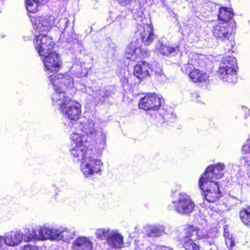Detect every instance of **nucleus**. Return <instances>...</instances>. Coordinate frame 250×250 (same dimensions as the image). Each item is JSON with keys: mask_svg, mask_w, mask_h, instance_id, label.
Returning a JSON list of instances; mask_svg holds the SVG:
<instances>
[{"mask_svg": "<svg viewBox=\"0 0 250 250\" xmlns=\"http://www.w3.org/2000/svg\"><path fill=\"white\" fill-rule=\"evenodd\" d=\"M240 218L244 224L250 226V207L244 209L240 212Z\"/></svg>", "mask_w": 250, "mask_h": 250, "instance_id": "obj_35", "label": "nucleus"}, {"mask_svg": "<svg viewBox=\"0 0 250 250\" xmlns=\"http://www.w3.org/2000/svg\"><path fill=\"white\" fill-rule=\"evenodd\" d=\"M218 76L224 82L230 83L237 82L236 60L234 57H228L222 60L218 71Z\"/></svg>", "mask_w": 250, "mask_h": 250, "instance_id": "obj_2", "label": "nucleus"}, {"mask_svg": "<svg viewBox=\"0 0 250 250\" xmlns=\"http://www.w3.org/2000/svg\"><path fill=\"white\" fill-rule=\"evenodd\" d=\"M111 229L109 228H99L96 229L95 235L97 239L99 240H106L108 238Z\"/></svg>", "mask_w": 250, "mask_h": 250, "instance_id": "obj_31", "label": "nucleus"}, {"mask_svg": "<svg viewBox=\"0 0 250 250\" xmlns=\"http://www.w3.org/2000/svg\"><path fill=\"white\" fill-rule=\"evenodd\" d=\"M173 250L172 249H164L163 250Z\"/></svg>", "mask_w": 250, "mask_h": 250, "instance_id": "obj_50", "label": "nucleus"}, {"mask_svg": "<svg viewBox=\"0 0 250 250\" xmlns=\"http://www.w3.org/2000/svg\"><path fill=\"white\" fill-rule=\"evenodd\" d=\"M71 155L81 162L90 155L88 153V146L90 141L84 135L73 132L70 136Z\"/></svg>", "mask_w": 250, "mask_h": 250, "instance_id": "obj_1", "label": "nucleus"}, {"mask_svg": "<svg viewBox=\"0 0 250 250\" xmlns=\"http://www.w3.org/2000/svg\"><path fill=\"white\" fill-rule=\"evenodd\" d=\"M135 42H132L126 50L125 57L131 61H135L138 58L137 52L140 51V48L136 47Z\"/></svg>", "mask_w": 250, "mask_h": 250, "instance_id": "obj_29", "label": "nucleus"}, {"mask_svg": "<svg viewBox=\"0 0 250 250\" xmlns=\"http://www.w3.org/2000/svg\"><path fill=\"white\" fill-rule=\"evenodd\" d=\"M81 104L74 101H71L67 104L61 109L63 116L70 119L73 122H71L68 124V126H72L71 123L77 122V120L79 118L81 113Z\"/></svg>", "mask_w": 250, "mask_h": 250, "instance_id": "obj_10", "label": "nucleus"}, {"mask_svg": "<svg viewBox=\"0 0 250 250\" xmlns=\"http://www.w3.org/2000/svg\"><path fill=\"white\" fill-rule=\"evenodd\" d=\"M34 47L40 56H44L52 52L54 43L52 38L44 33L36 35L34 39Z\"/></svg>", "mask_w": 250, "mask_h": 250, "instance_id": "obj_6", "label": "nucleus"}, {"mask_svg": "<svg viewBox=\"0 0 250 250\" xmlns=\"http://www.w3.org/2000/svg\"><path fill=\"white\" fill-rule=\"evenodd\" d=\"M232 26L227 22H216L213 25L212 31L213 36L218 40H229L231 34Z\"/></svg>", "mask_w": 250, "mask_h": 250, "instance_id": "obj_13", "label": "nucleus"}, {"mask_svg": "<svg viewBox=\"0 0 250 250\" xmlns=\"http://www.w3.org/2000/svg\"><path fill=\"white\" fill-rule=\"evenodd\" d=\"M53 88L55 92L52 95V100L54 105L59 106L61 109L72 101L61 87L53 86Z\"/></svg>", "mask_w": 250, "mask_h": 250, "instance_id": "obj_17", "label": "nucleus"}, {"mask_svg": "<svg viewBox=\"0 0 250 250\" xmlns=\"http://www.w3.org/2000/svg\"><path fill=\"white\" fill-rule=\"evenodd\" d=\"M196 240L185 237H182L179 239V242H181L183 247L186 250H200V247L195 242Z\"/></svg>", "mask_w": 250, "mask_h": 250, "instance_id": "obj_27", "label": "nucleus"}, {"mask_svg": "<svg viewBox=\"0 0 250 250\" xmlns=\"http://www.w3.org/2000/svg\"><path fill=\"white\" fill-rule=\"evenodd\" d=\"M183 233L184 236L183 237L198 240L204 238L202 231L198 228L194 226H189L186 227L183 230Z\"/></svg>", "mask_w": 250, "mask_h": 250, "instance_id": "obj_24", "label": "nucleus"}, {"mask_svg": "<svg viewBox=\"0 0 250 250\" xmlns=\"http://www.w3.org/2000/svg\"><path fill=\"white\" fill-rule=\"evenodd\" d=\"M71 131L73 128L75 130H81L85 135H84L86 139L97 140L98 139L102 143L105 141V135L100 129V130L96 129L95 124L92 121H87L85 122H71Z\"/></svg>", "mask_w": 250, "mask_h": 250, "instance_id": "obj_3", "label": "nucleus"}, {"mask_svg": "<svg viewBox=\"0 0 250 250\" xmlns=\"http://www.w3.org/2000/svg\"><path fill=\"white\" fill-rule=\"evenodd\" d=\"M60 234L59 241L68 243L73 239L76 235V230L73 228L60 227Z\"/></svg>", "mask_w": 250, "mask_h": 250, "instance_id": "obj_23", "label": "nucleus"}, {"mask_svg": "<svg viewBox=\"0 0 250 250\" xmlns=\"http://www.w3.org/2000/svg\"><path fill=\"white\" fill-rule=\"evenodd\" d=\"M159 51L163 55L168 56L170 54H174L179 51V46L171 47L169 46L160 43L158 48Z\"/></svg>", "mask_w": 250, "mask_h": 250, "instance_id": "obj_30", "label": "nucleus"}, {"mask_svg": "<svg viewBox=\"0 0 250 250\" xmlns=\"http://www.w3.org/2000/svg\"><path fill=\"white\" fill-rule=\"evenodd\" d=\"M68 23V20L66 18H61L58 20L57 23L54 25L59 29L60 32H62L61 35V38H65L66 36V30L67 27V24ZM71 38L66 37V41H69Z\"/></svg>", "mask_w": 250, "mask_h": 250, "instance_id": "obj_28", "label": "nucleus"}, {"mask_svg": "<svg viewBox=\"0 0 250 250\" xmlns=\"http://www.w3.org/2000/svg\"><path fill=\"white\" fill-rule=\"evenodd\" d=\"M34 29L39 33L48 32L55 24L53 16L36 17L31 19Z\"/></svg>", "mask_w": 250, "mask_h": 250, "instance_id": "obj_9", "label": "nucleus"}, {"mask_svg": "<svg viewBox=\"0 0 250 250\" xmlns=\"http://www.w3.org/2000/svg\"><path fill=\"white\" fill-rule=\"evenodd\" d=\"M102 166L103 163L100 160L89 155L81 162V170L86 177L95 174L101 175Z\"/></svg>", "mask_w": 250, "mask_h": 250, "instance_id": "obj_7", "label": "nucleus"}, {"mask_svg": "<svg viewBox=\"0 0 250 250\" xmlns=\"http://www.w3.org/2000/svg\"><path fill=\"white\" fill-rule=\"evenodd\" d=\"M162 104L160 97L155 93H149L139 102V107L144 110H158Z\"/></svg>", "mask_w": 250, "mask_h": 250, "instance_id": "obj_11", "label": "nucleus"}, {"mask_svg": "<svg viewBox=\"0 0 250 250\" xmlns=\"http://www.w3.org/2000/svg\"><path fill=\"white\" fill-rule=\"evenodd\" d=\"M225 167V164L221 163L209 166L200 177H204L205 180L210 182H216V180L219 179L224 176Z\"/></svg>", "mask_w": 250, "mask_h": 250, "instance_id": "obj_8", "label": "nucleus"}, {"mask_svg": "<svg viewBox=\"0 0 250 250\" xmlns=\"http://www.w3.org/2000/svg\"><path fill=\"white\" fill-rule=\"evenodd\" d=\"M242 109L244 110L245 114V117L247 118L249 115L250 110L245 106H242Z\"/></svg>", "mask_w": 250, "mask_h": 250, "instance_id": "obj_45", "label": "nucleus"}, {"mask_svg": "<svg viewBox=\"0 0 250 250\" xmlns=\"http://www.w3.org/2000/svg\"><path fill=\"white\" fill-rule=\"evenodd\" d=\"M110 49L111 50V53L112 54V55L113 54L114 52H115V49L114 47V46H111L110 47Z\"/></svg>", "mask_w": 250, "mask_h": 250, "instance_id": "obj_47", "label": "nucleus"}, {"mask_svg": "<svg viewBox=\"0 0 250 250\" xmlns=\"http://www.w3.org/2000/svg\"><path fill=\"white\" fill-rule=\"evenodd\" d=\"M151 71L150 65L146 62H139L134 68L133 75L139 80H142L150 75Z\"/></svg>", "mask_w": 250, "mask_h": 250, "instance_id": "obj_19", "label": "nucleus"}, {"mask_svg": "<svg viewBox=\"0 0 250 250\" xmlns=\"http://www.w3.org/2000/svg\"><path fill=\"white\" fill-rule=\"evenodd\" d=\"M198 185L204 192L205 199L208 202H214L221 196L218 182H210L200 177Z\"/></svg>", "mask_w": 250, "mask_h": 250, "instance_id": "obj_4", "label": "nucleus"}, {"mask_svg": "<svg viewBox=\"0 0 250 250\" xmlns=\"http://www.w3.org/2000/svg\"><path fill=\"white\" fill-rule=\"evenodd\" d=\"M118 2L122 6H126L130 4L132 0H117Z\"/></svg>", "mask_w": 250, "mask_h": 250, "instance_id": "obj_43", "label": "nucleus"}, {"mask_svg": "<svg viewBox=\"0 0 250 250\" xmlns=\"http://www.w3.org/2000/svg\"><path fill=\"white\" fill-rule=\"evenodd\" d=\"M106 242L109 246L115 249H121L124 246L123 237L116 229H111Z\"/></svg>", "mask_w": 250, "mask_h": 250, "instance_id": "obj_21", "label": "nucleus"}, {"mask_svg": "<svg viewBox=\"0 0 250 250\" xmlns=\"http://www.w3.org/2000/svg\"><path fill=\"white\" fill-rule=\"evenodd\" d=\"M138 32L141 36L142 42L146 45L150 44L155 38L152 26L148 23L140 25L138 28Z\"/></svg>", "mask_w": 250, "mask_h": 250, "instance_id": "obj_18", "label": "nucleus"}, {"mask_svg": "<svg viewBox=\"0 0 250 250\" xmlns=\"http://www.w3.org/2000/svg\"><path fill=\"white\" fill-rule=\"evenodd\" d=\"M2 238L5 245L16 247L21 243L23 239V233L20 230H13L5 233Z\"/></svg>", "mask_w": 250, "mask_h": 250, "instance_id": "obj_16", "label": "nucleus"}, {"mask_svg": "<svg viewBox=\"0 0 250 250\" xmlns=\"http://www.w3.org/2000/svg\"><path fill=\"white\" fill-rule=\"evenodd\" d=\"M44 68L46 71L52 72L59 70L62 65V62L59 55L55 52H51L48 54L42 56Z\"/></svg>", "mask_w": 250, "mask_h": 250, "instance_id": "obj_15", "label": "nucleus"}, {"mask_svg": "<svg viewBox=\"0 0 250 250\" xmlns=\"http://www.w3.org/2000/svg\"><path fill=\"white\" fill-rule=\"evenodd\" d=\"M49 78L53 86L61 87L62 89L64 87L72 88L74 85L73 78L69 74L53 73Z\"/></svg>", "mask_w": 250, "mask_h": 250, "instance_id": "obj_12", "label": "nucleus"}, {"mask_svg": "<svg viewBox=\"0 0 250 250\" xmlns=\"http://www.w3.org/2000/svg\"><path fill=\"white\" fill-rule=\"evenodd\" d=\"M126 83L130 85H132L133 84V83L129 80V78L126 79Z\"/></svg>", "mask_w": 250, "mask_h": 250, "instance_id": "obj_48", "label": "nucleus"}, {"mask_svg": "<svg viewBox=\"0 0 250 250\" xmlns=\"http://www.w3.org/2000/svg\"><path fill=\"white\" fill-rule=\"evenodd\" d=\"M173 207L179 213L189 214L193 210L195 204L188 195L182 192L179 194L177 201L173 202L172 205L168 206V209H172Z\"/></svg>", "mask_w": 250, "mask_h": 250, "instance_id": "obj_5", "label": "nucleus"}, {"mask_svg": "<svg viewBox=\"0 0 250 250\" xmlns=\"http://www.w3.org/2000/svg\"><path fill=\"white\" fill-rule=\"evenodd\" d=\"M38 237L40 238L35 229L30 230L29 229H26L24 230V234L23 235V238L25 242H29L34 239H37Z\"/></svg>", "mask_w": 250, "mask_h": 250, "instance_id": "obj_34", "label": "nucleus"}, {"mask_svg": "<svg viewBox=\"0 0 250 250\" xmlns=\"http://www.w3.org/2000/svg\"><path fill=\"white\" fill-rule=\"evenodd\" d=\"M242 163L244 162L245 165H247L248 166H250V160H248L245 157H243L242 159L241 160Z\"/></svg>", "mask_w": 250, "mask_h": 250, "instance_id": "obj_44", "label": "nucleus"}, {"mask_svg": "<svg viewBox=\"0 0 250 250\" xmlns=\"http://www.w3.org/2000/svg\"><path fill=\"white\" fill-rule=\"evenodd\" d=\"M189 76L190 78L195 83L205 82L209 78L208 74L201 71L198 69H194L192 70L189 73Z\"/></svg>", "mask_w": 250, "mask_h": 250, "instance_id": "obj_26", "label": "nucleus"}, {"mask_svg": "<svg viewBox=\"0 0 250 250\" xmlns=\"http://www.w3.org/2000/svg\"><path fill=\"white\" fill-rule=\"evenodd\" d=\"M234 14L232 9L227 7H221L220 8L218 14L219 22H227L230 25H233L235 23L232 19Z\"/></svg>", "mask_w": 250, "mask_h": 250, "instance_id": "obj_22", "label": "nucleus"}, {"mask_svg": "<svg viewBox=\"0 0 250 250\" xmlns=\"http://www.w3.org/2000/svg\"><path fill=\"white\" fill-rule=\"evenodd\" d=\"M165 228L162 226L150 227L148 229L147 235L149 237H159L162 235Z\"/></svg>", "mask_w": 250, "mask_h": 250, "instance_id": "obj_32", "label": "nucleus"}, {"mask_svg": "<svg viewBox=\"0 0 250 250\" xmlns=\"http://www.w3.org/2000/svg\"><path fill=\"white\" fill-rule=\"evenodd\" d=\"M176 119V116L172 112L165 113L163 117L164 122H173Z\"/></svg>", "mask_w": 250, "mask_h": 250, "instance_id": "obj_38", "label": "nucleus"}, {"mask_svg": "<svg viewBox=\"0 0 250 250\" xmlns=\"http://www.w3.org/2000/svg\"><path fill=\"white\" fill-rule=\"evenodd\" d=\"M113 94V90L110 89L105 90L102 88L96 89L93 93V96L98 102H104L106 98Z\"/></svg>", "mask_w": 250, "mask_h": 250, "instance_id": "obj_25", "label": "nucleus"}, {"mask_svg": "<svg viewBox=\"0 0 250 250\" xmlns=\"http://www.w3.org/2000/svg\"><path fill=\"white\" fill-rule=\"evenodd\" d=\"M164 249H169L165 247L158 246L155 245H152L150 247H147L145 250H160Z\"/></svg>", "mask_w": 250, "mask_h": 250, "instance_id": "obj_41", "label": "nucleus"}, {"mask_svg": "<svg viewBox=\"0 0 250 250\" xmlns=\"http://www.w3.org/2000/svg\"><path fill=\"white\" fill-rule=\"evenodd\" d=\"M224 236L225 238V243L229 249H231L235 245L234 238L230 235L228 232H226L225 229Z\"/></svg>", "mask_w": 250, "mask_h": 250, "instance_id": "obj_36", "label": "nucleus"}, {"mask_svg": "<svg viewBox=\"0 0 250 250\" xmlns=\"http://www.w3.org/2000/svg\"><path fill=\"white\" fill-rule=\"evenodd\" d=\"M4 247V242L2 236L0 235V250H2Z\"/></svg>", "mask_w": 250, "mask_h": 250, "instance_id": "obj_46", "label": "nucleus"}, {"mask_svg": "<svg viewBox=\"0 0 250 250\" xmlns=\"http://www.w3.org/2000/svg\"><path fill=\"white\" fill-rule=\"evenodd\" d=\"M71 71L74 72L76 76L79 78L84 77L88 73L87 68H83V66L79 64H74L71 68Z\"/></svg>", "mask_w": 250, "mask_h": 250, "instance_id": "obj_33", "label": "nucleus"}, {"mask_svg": "<svg viewBox=\"0 0 250 250\" xmlns=\"http://www.w3.org/2000/svg\"><path fill=\"white\" fill-rule=\"evenodd\" d=\"M22 250H39L38 248L35 246L30 245H25Z\"/></svg>", "mask_w": 250, "mask_h": 250, "instance_id": "obj_42", "label": "nucleus"}, {"mask_svg": "<svg viewBox=\"0 0 250 250\" xmlns=\"http://www.w3.org/2000/svg\"><path fill=\"white\" fill-rule=\"evenodd\" d=\"M234 45V42L233 41L230 40L228 44H227L226 47H225V50L228 52H233V48Z\"/></svg>", "mask_w": 250, "mask_h": 250, "instance_id": "obj_40", "label": "nucleus"}, {"mask_svg": "<svg viewBox=\"0 0 250 250\" xmlns=\"http://www.w3.org/2000/svg\"><path fill=\"white\" fill-rule=\"evenodd\" d=\"M248 174H249L248 180H250V182L248 183V184H249L250 185V172H248Z\"/></svg>", "mask_w": 250, "mask_h": 250, "instance_id": "obj_49", "label": "nucleus"}, {"mask_svg": "<svg viewBox=\"0 0 250 250\" xmlns=\"http://www.w3.org/2000/svg\"><path fill=\"white\" fill-rule=\"evenodd\" d=\"M242 151L243 153L250 155V135L249 136L244 144L242 148Z\"/></svg>", "mask_w": 250, "mask_h": 250, "instance_id": "obj_37", "label": "nucleus"}, {"mask_svg": "<svg viewBox=\"0 0 250 250\" xmlns=\"http://www.w3.org/2000/svg\"><path fill=\"white\" fill-rule=\"evenodd\" d=\"M93 243L88 237L79 236L73 242L72 250H92Z\"/></svg>", "mask_w": 250, "mask_h": 250, "instance_id": "obj_20", "label": "nucleus"}, {"mask_svg": "<svg viewBox=\"0 0 250 250\" xmlns=\"http://www.w3.org/2000/svg\"><path fill=\"white\" fill-rule=\"evenodd\" d=\"M155 74L156 76L157 77L158 79L160 78V80L164 81L165 79L166 76L163 74L162 69L159 68L158 70H156Z\"/></svg>", "mask_w": 250, "mask_h": 250, "instance_id": "obj_39", "label": "nucleus"}, {"mask_svg": "<svg viewBox=\"0 0 250 250\" xmlns=\"http://www.w3.org/2000/svg\"><path fill=\"white\" fill-rule=\"evenodd\" d=\"M60 227H53L44 224L40 227L38 230L39 237L42 240L59 241Z\"/></svg>", "mask_w": 250, "mask_h": 250, "instance_id": "obj_14", "label": "nucleus"}]
</instances>
